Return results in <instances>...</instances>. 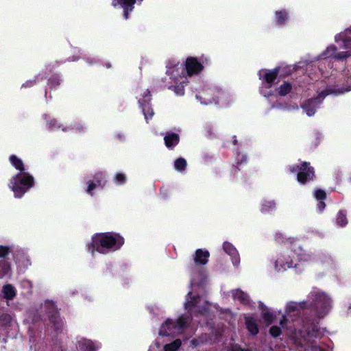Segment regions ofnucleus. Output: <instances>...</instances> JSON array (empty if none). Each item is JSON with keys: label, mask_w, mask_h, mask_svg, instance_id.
Instances as JSON below:
<instances>
[{"label": "nucleus", "mask_w": 351, "mask_h": 351, "mask_svg": "<svg viewBox=\"0 0 351 351\" xmlns=\"http://www.w3.org/2000/svg\"><path fill=\"white\" fill-rule=\"evenodd\" d=\"M191 324L190 316L182 315L177 320L167 319L159 330V337L155 343L149 347L148 351H177L181 346L179 339L172 342H166L162 339L167 336H174L183 332Z\"/></svg>", "instance_id": "f257e3e1"}, {"label": "nucleus", "mask_w": 351, "mask_h": 351, "mask_svg": "<svg viewBox=\"0 0 351 351\" xmlns=\"http://www.w3.org/2000/svg\"><path fill=\"white\" fill-rule=\"evenodd\" d=\"M191 274V291L187 294L184 307L191 314H204L210 309L211 304L205 298L200 297L197 290L200 289L201 284L206 278L205 271L202 269L193 270Z\"/></svg>", "instance_id": "f03ea898"}, {"label": "nucleus", "mask_w": 351, "mask_h": 351, "mask_svg": "<svg viewBox=\"0 0 351 351\" xmlns=\"http://www.w3.org/2000/svg\"><path fill=\"white\" fill-rule=\"evenodd\" d=\"M351 90V66L346 67L341 73L339 84L335 88H329L322 91L318 97L307 100L302 105L303 110L308 117L315 114L324 97L328 94H341Z\"/></svg>", "instance_id": "7ed1b4c3"}, {"label": "nucleus", "mask_w": 351, "mask_h": 351, "mask_svg": "<svg viewBox=\"0 0 351 351\" xmlns=\"http://www.w3.org/2000/svg\"><path fill=\"white\" fill-rule=\"evenodd\" d=\"M123 243V238L117 234L98 233L93 236L91 241L87 244L86 248L92 256L95 255V252L106 254L119 250Z\"/></svg>", "instance_id": "20e7f679"}, {"label": "nucleus", "mask_w": 351, "mask_h": 351, "mask_svg": "<svg viewBox=\"0 0 351 351\" xmlns=\"http://www.w3.org/2000/svg\"><path fill=\"white\" fill-rule=\"evenodd\" d=\"M10 162L19 173L14 176L10 182L9 187L14 193V197L21 198L34 185V178L25 171L21 159L15 155L10 156Z\"/></svg>", "instance_id": "39448f33"}, {"label": "nucleus", "mask_w": 351, "mask_h": 351, "mask_svg": "<svg viewBox=\"0 0 351 351\" xmlns=\"http://www.w3.org/2000/svg\"><path fill=\"white\" fill-rule=\"evenodd\" d=\"M306 302L307 307L319 319L325 317L332 308V298L327 293L317 289H313L308 293Z\"/></svg>", "instance_id": "423d86ee"}, {"label": "nucleus", "mask_w": 351, "mask_h": 351, "mask_svg": "<svg viewBox=\"0 0 351 351\" xmlns=\"http://www.w3.org/2000/svg\"><path fill=\"white\" fill-rule=\"evenodd\" d=\"M348 32H351V26L345 29V31L337 34L335 37V41L336 43L341 42L340 48L345 51L337 52V47L331 45L319 55L317 59L326 60L333 58L335 60H343L351 56V38L348 36Z\"/></svg>", "instance_id": "0eeeda50"}, {"label": "nucleus", "mask_w": 351, "mask_h": 351, "mask_svg": "<svg viewBox=\"0 0 351 351\" xmlns=\"http://www.w3.org/2000/svg\"><path fill=\"white\" fill-rule=\"evenodd\" d=\"M298 335L295 334L294 338L302 339L299 343L302 346H306L304 351H324L323 349L317 346L314 341V339L319 338L323 335V331L314 323L305 326L304 331H299Z\"/></svg>", "instance_id": "6e6552de"}, {"label": "nucleus", "mask_w": 351, "mask_h": 351, "mask_svg": "<svg viewBox=\"0 0 351 351\" xmlns=\"http://www.w3.org/2000/svg\"><path fill=\"white\" fill-rule=\"evenodd\" d=\"M292 247L298 264L299 263L304 264L313 261L319 262L321 263H329L331 261L330 257L324 254L314 256L311 253L304 251L298 243H293Z\"/></svg>", "instance_id": "1a4fd4ad"}, {"label": "nucleus", "mask_w": 351, "mask_h": 351, "mask_svg": "<svg viewBox=\"0 0 351 351\" xmlns=\"http://www.w3.org/2000/svg\"><path fill=\"white\" fill-rule=\"evenodd\" d=\"M279 68L273 70L261 69L258 72L259 79L262 80V86L260 88V93L265 97L273 95L274 91L271 86L277 78Z\"/></svg>", "instance_id": "9d476101"}, {"label": "nucleus", "mask_w": 351, "mask_h": 351, "mask_svg": "<svg viewBox=\"0 0 351 351\" xmlns=\"http://www.w3.org/2000/svg\"><path fill=\"white\" fill-rule=\"evenodd\" d=\"M298 265V263L293 253L292 246L290 250L280 254L274 263V269L277 271H284L287 269L295 267Z\"/></svg>", "instance_id": "9b49d317"}, {"label": "nucleus", "mask_w": 351, "mask_h": 351, "mask_svg": "<svg viewBox=\"0 0 351 351\" xmlns=\"http://www.w3.org/2000/svg\"><path fill=\"white\" fill-rule=\"evenodd\" d=\"M207 61V58L204 56L200 58V61L196 58L189 57L185 61L186 71H184L182 64H179L178 63L177 64H178L180 67L179 71L181 70L180 74L182 75L183 77H186L198 74L203 69V64Z\"/></svg>", "instance_id": "f8f14e48"}, {"label": "nucleus", "mask_w": 351, "mask_h": 351, "mask_svg": "<svg viewBox=\"0 0 351 351\" xmlns=\"http://www.w3.org/2000/svg\"><path fill=\"white\" fill-rule=\"evenodd\" d=\"M167 68V74L176 84V85L173 86L174 93L178 96L183 95L184 93V86L183 84L185 83V81L182 80V79L186 78V77H183V75L180 74V72H179L180 67L178 64H171V63H169Z\"/></svg>", "instance_id": "ddd939ff"}, {"label": "nucleus", "mask_w": 351, "mask_h": 351, "mask_svg": "<svg viewBox=\"0 0 351 351\" xmlns=\"http://www.w3.org/2000/svg\"><path fill=\"white\" fill-rule=\"evenodd\" d=\"M290 171L297 174V180L300 184H304L314 178L313 168L306 162L301 163L300 165H295L290 167Z\"/></svg>", "instance_id": "4468645a"}, {"label": "nucleus", "mask_w": 351, "mask_h": 351, "mask_svg": "<svg viewBox=\"0 0 351 351\" xmlns=\"http://www.w3.org/2000/svg\"><path fill=\"white\" fill-rule=\"evenodd\" d=\"M141 95L142 97L138 98V103L142 108L145 119L146 121L148 122V119H152L154 114L153 109L149 104L151 99V95L148 89H145Z\"/></svg>", "instance_id": "2eb2a0df"}, {"label": "nucleus", "mask_w": 351, "mask_h": 351, "mask_svg": "<svg viewBox=\"0 0 351 351\" xmlns=\"http://www.w3.org/2000/svg\"><path fill=\"white\" fill-rule=\"evenodd\" d=\"M217 88H204L196 95V98L204 104H215Z\"/></svg>", "instance_id": "dca6fc26"}, {"label": "nucleus", "mask_w": 351, "mask_h": 351, "mask_svg": "<svg viewBox=\"0 0 351 351\" xmlns=\"http://www.w3.org/2000/svg\"><path fill=\"white\" fill-rule=\"evenodd\" d=\"M42 308H45V311L48 315V317L51 322L54 324V326L57 329H59L62 324L58 317V312L56 306L52 301L47 300Z\"/></svg>", "instance_id": "f3484780"}, {"label": "nucleus", "mask_w": 351, "mask_h": 351, "mask_svg": "<svg viewBox=\"0 0 351 351\" xmlns=\"http://www.w3.org/2000/svg\"><path fill=\"white\" fill-rule=\"evenodd\" d=\"M307 308L306 300L301 302H289L286 304L285 313L287 316L296 315L300 310Z\"/></svg>", "instance_id": "a211bd4d"}, {"label": "nucleus", "mask_w": 351, "mask_h": 351, "mask_svg": "<svg viewBox=\"0 0 351 351\" xmlns=\"http://www.w3.org/2000/svg\"><path fill=\"white\" fill-rule=\"evenodd\" d=\"M76 347L80 351H96L100 347V344L81 337L77 340Z\"/></svg>", "instance_id": "6ab92c4d"}, {"label": "nucleus", "mask_w": 351, "mask_h": 351, "mask_svg": "<svg viewBox=\"0 0 351 351\" xmlns=\"http://www.w3.org/2000/svg\"><path fill=\"white\" fill-rule=\"evenodd\" d=\"M223 250L230 256L232 264L235 267L239 266L240 263V256L236 247L232 243L226 241L223 244Z\"/></svg>", "instance_id": "aec40b11"}, {"label": "nucleus", "mask_w": 351, "mask_h": 351, "mask_svg": "<svg viewBox=\"0 0 351 351\" xmlns=\"http://www.w3.org/2000/svg\"><path fill=\"white\" fill-rule=\"evenodd\" d=\"M14 258L15 263L20 271H25L31 265L28 255L23 251L17 252Z\"/></svg>", "instance_id": "412c9836"}, {"label": "nucleus", "mask_w": 351, "mask_h": 351, "mask_svg": "<svg viewBox=\"0 0 351 351\" xmlns=\"http://www.w3.org/2000/svg\"><path fill=\"white\" fill-rule=\"evenodd\" d=\"M136 0H113L112 5L116 7L117 5H121L123 8V16L125 19H128L129 13L133 10L134 4Z\"/></svg>", "instance_id": "4be33fe9"}, {"label": "nucleus", "mask_w": 351, "mask_h": 351, "mask_svg": "<svg viewBox=\"0 0 351 351\" xmlns=\"http://www.w3.org/2000/svg\"><path fill=\"white\" fill-rule=\"evenodd\" d=\"M231 295L234 300H238L244 305L252 306L249 295L239 289L231 291Z\"/></svg>", "instance_id": "5701e85b"}, {"label": "nucleus", "mask_w": 351, "mask_h": 351, "mask_svg": "<svg viewBox=\"0 0 351 351\" xmlns=\"http://www.w3.org/2000/svg\"><path fill=\"white\" fill-rule=\"evenodd\" d=\"M217 94L216 95L215 104H218L222 107L228 106L230 101L232 100L230 93L226 91L221 90L219 88L217 89Z\"/></svg>", "instance_id": "b1692460"}, {"label": "nucleus", "mask_w": 351, "mask_h": 351, "mask_svg": "<svg viewBox=\"0 0 351 351\" xmlns=\"http://www.w3.org/2000/svg\"><path fill=\"white\" fill-rule=\"evenodd\" d=\"M209 256L210 254L208 251L203 249L197 250L193 256L195 264L197 265H206L208 263Z\"/></svg>", "instance_id": "393cba45"}, {"label": "nucleus", "mask_w": 351, "mask_h": 351, "mask_svg": "<svg viewBox=\"0 0 351 351\" xmlns=\"http://www.w3.org/2000/svg\"><path fill=\"white\" fill-rule=\"evenodd\" d=\"M15 325L13 317L8 313L0 315V330L7 331Z\"/></svg>", "instance_id": "a878e982"}, {"label": "nucleus", "mask_w": 351, "mask_h": 351, "mask_svg": "<svg viewBox=\"0 0 351 351\" xmlns=\"http://www.w3.org/2000/svg\"><path fill=\"white\" fill-rule=\"evenodd\" d=\"M259 307L261 309V316L267 324H271L276 317L275 312L269 310L263 303L259 302Z\"/></svg>", "instance_id": "bb28decb"}, {"label": "nucleus", "mask_w": 351, "mask_h": 351, "mask_svg": "<svg viewBox=\"0 0 351 351\" xmlns=\"http://www.w3.org/2000/svg\"><path fill=\"white\" fill-rule=\"evenodd\" d=\"M1 292L3 298L7 300H12L16 295V290L11 284L5 285L2 287Z\"/></svg>", "instance_id": "cd10ccee"}, {"label": "nucleus", "mask_w": 351, "mask_h": 351, "mask_svg": "<svg viewBox=\"0 0 351 351\" xmlns=\"http://www.w3.org/2000/svg\"><path fill=\"white\" fill-rule=\"evenodd\" d=\"M245 326L250 334L255 335L258 332L257 320L252 316L245 317Z\"/></svg>", "instance_id": "c85d7f7f"}, {"label": "nucleus", "mask_w": 351, "mask_h": 351, "mask_svg": "<svg viewBox=\"0 0 351 351\" xmlns=\"http://www.w3.org/2000/svg\"><path fill=\"white\" fill-rule=\"evenodd\" d=\"M276 208V204L274 200L263 199L261 204L260 210L263 214H269Z\"/></svg>", "instance_id": "c756f323"}, {"label": "nucleus", "mask_w": 351, "mask_h": 351, "mask_svg": "<svg viewBox=\"0 0 351 351\" xmlns=\"http://www.w3.org/2000/svg\"><path fill=\"white\" fill-rule=\"evenodd\" d=\"M103 176L102 173H99L95 176V182L93 181H88V188H87V193L90 195H93L92 191L93 189H96L97 186L103 187L104 184V181L102 180H99Z\"/></svg>", "instance_id": "7c9ffc66"}, {"label": "nucleus", "mask_w": 351, "mask_h": 351, "mask_svg": "<svg viewBox=\"0 0 351 351\" xmlns=\"http://www.w3.org/2000/svg\"><path fill=\"white\" fill-rule=\"evenodd\" d=\"M12 269L10 264L5 260L0 261V279L5 277L10 278Z\"/></svg>", "instance_id": "2f4dec72"}, {"label": "nucleus", "mask_w": 351, "mask_h": 351, "mask_svg": "<svg viewBox=\"0 0 351 351\" xmlns=\"http://www.w3.org/2000/svg\"><path fill=\"white\" fill-rule=\"evenodd\" d=\"M165 143L168 148H173L179 142V136L175 133H167L165 138Z\"/></svg>", "instance_id": "473e14b6"}, {"label": "nucleus", "mask_w": 351, "mask_h": 351, "mask_svg": "<svg viewBox=\"0 0 351 351\" xmlns=\"http://www.w3.org/2000/svg\"><path fill=\"white\" fill-rule=\"evenodd\" d=\"M289 19L288 12L285 10L278 11L276 12V21L277 24L282 25Z\"/></svg>", "instance_id": "72a5a7b5"}, {"label": "nucleus", "mask_w": 351, "mask_h": 351, "mask_svg": "<svg viewBox=\"0 0 351 351\" xmlns=\"http://www.w3.org/2000/svg\"><path fill=\"white\" fill-rule=\"evenodd\" d=\"M336 223L339 227H344L348 223L346 213L344 210H340L336 217Z\"/></svg>", "instance_id": "f704fd0d"}, {"label": "nucleus", "mask_w": 351, "mask_h": 351, "mask_svg": "<svg viewBox=\"0 0 351 351\" xmlns=\"http://www.w3.org/2000/svg\"><path fill=\"white\" fill-rule=\"evenodd\" d=\"M45 119H49V120L47 121V126L48 127L49 130H56L60 128V125L58 123L57 120L55 119H52L49 117L47 114L43 115Z\"/></svg>", "instance_id": "c9c22d12"}, {"label": "nucleus", "mask_w": 351, "mask_h": 351, "mask_svg": "<svg viewBox=\"0 0 351 351\" xmlns=\"http://www.w3.org/2000/svg\"><path fill=\"white\" fill-rule=\"evenodd\" d=\"M292 88V86L289 82H284L278 88V93L280 96H285L288 94Z\"/></svg>", "instance_id": "e433bc0d"}, {"label": "nucleus", "mask_w": 351, "mask_h": 351, "mask_svg": "<svg viewBox=\"0 0 351 351\" xmlns=\"http://www.w3.org/2000/svg\"><path fill=\"white\" fill-rule=\"evenodd\" d=\"M186 167V161L183 158H179L174 162V168L178 171H182L185 169Z\"/></svg>", "instance_id": "4c0bfd02"}, {"label": "nucleus", "mask_w": 351, "mask_h": 351, "mask_svg": "<svg viewBox=\"0 0 351 351\" xmlns=\"http://www.w3.org/2000/svg\"><path fill=\"white\" fill-rule=\"evenodd\" d=\"M314 197L317 200H324L326 195L325 191L321 189H317L314 191Z\"/></svg>", "instance_id": "58836bf2"}, {"label": "nucleus", "mask_w": 351, "mask_h": 351, "mask_svg": "<svg viewBox=\"0 0 351 351\" xmlns=\"http://www.w3.org/2000/svg\"><path fill=\"white\" fill-rule=\"evenodd\" d=\"M281 332V328L277 326H273L269 329V333L274 337H278Z\"/></svg>", "instance_id": "ea45409f"}, {"label": "nucleus", "mask_w": 351, "mask_h": 351, "mask_svg": "<svg viewBox=\"0 0 351 351\" xmlns=\"http://www.w3.org/2000/svg\"><path fill=\"white\" fill-rule=\"evenodd\" d=\"M114 181L117 184H122L126 181V177L123 173H117L114 177Z\"/></svg>", "instance_id": "a19ab883"}, {"label": "nucleus", "mask_w": 351, "mask_h": 351, "mask_svg": "<svg viewBox=\"0 0 351 351\" xmlns=\"http://www.w3.org/2000/svg\"><path fill=\"white\" fill-rule=\"evenodd\" d=\"M60 80L59 76H53L49 80V86H50L51 88H55L60 84Z\"/></svg>", "instance_id": "79ce46f5"}, {"label": "nucleus", "mask_w": 351, "mask_h": 351, "mask_svg": "<svg viewBox=\"0 0 351 351\" xmlns=\"http://www.w3.org/2000/svg\"><path fill=\"white\" fill-rule=\"evenodd\" d=\"M10 252V248L8 246L0 245V258L5 257Z\"/></svg>", "instance_id": "37998d69"}, {"label": "nucleus", "mask_w": 351, "mask_h": 351, "mask_svg": "<svg viewBox=\"0 0 351 351\" xmlns=\"http://www.w3.org/2000/svg\"><path fill=\"white\" fill-rule=\"evenodd\" d=\"M325 206H326V204L325 203L323 202V200H319V202L317 204V209L322 212L324 210V209L325 208Z\"/></svg>", "instance_id": "c03bdc74"}, {"label": "nucleus", "mask_w": 351, "mask_h": 351, "mask_svg": "<svg viewBox=\"0 0 351 351\" xmlns=\"http://www.w3.org/2000/svg\"><path fill=\"white\" fill-rule=\"evenodd\" d=\"M287 322V319L286 316L282 315V317L280 321V325L281 326L282 328H285Z\"/></svg>", "instance_id": "a18cd8bd"}, {"label": "nucleus", "mask_w": 351, "mask_h": 351, "mask_svg": "<svg viewBox=\"0 0 351 351\" xmlns=\"http://www.w3.org/2000/svg\"><path fill=\"white\" fill-rule=\"evenodd\" d=\"M34 84H35L34 80H28L22 85V87H25V88L31 87V86H34Z\"/></svg>", "instance_id": "49530a36"}, {"label": "nucleus", "mask_w": 351, "mask_h": 351, "mask_svg": "<svg viewBox=\"0 0 351 351\" xmlns=\"http://www.w3.org/2000/svg\"><path fill=\"white\" fill-rule=\"evenodd\" d=\"M239 156H240V154H238V156L237 157V160L238 161V163L242 164L243 162H245L246 161V156L245 155H242L241 156L242 161L239 162Z\"/></svg>", "instance_id": "de8ad7c7"}, {"label": "nucleus", "mask_w": 351, "mask_h": 351, "mask_svg": "<svg viewBox=\"0 0 351 351\" xmlns=\"http://www.w3.org/2000/svg\"><path fill=\"white\" fill-rule=\"evenodd\" d=\"M84 128H85V127L81 125L80 127H76L75 130L79 131V132H81V131L84 130Z\"/></svg>", "instance_id": "09e8293b"}, {"label": "nucleus", "mask_w": 351, "mask_h": 351, "mask_svg": "<svg viewBox=\"0 0 351 351\" xmlns=\"http://www.w3.org/2000/svg\"><path fill=\"white\" fill-rule=\"evenodd\" d=\"M94 58H88V60H87V62L89 63L90 64H92L95 62H96L95 61H93Z\"/></svg>", "instance_id": "8fccbe9b"}, {"label": "nucleus", "mask_w": 351, "mask_h": 351, "mask_svg": "<svg viewBox=\"0 0 351 351\" xmlns=\"http://www.w3.org/2000/svg\"><path fill=\"white\" fill-rule=\"evenodd\" d=\"M160 195L162 196V197L166 198L167 197V195L165 193L164 190H161Z\"/></svg>", "instance_id": "3c124183"}, {"label": "nucleus", "mask_w": 351, "mask_h": 351, "mask_svg": "<svg viewBox=\"0 0 351 351\" xmlns=\"http://www.w3.org/2000/svg\"><path fill=\"white\" fill-rule=\"evenodd\" d=\"M287 109H288V110H291V109H292V110H297V109H298V106H297V105H293V106H292L291 107L288 108Z\"/></svg>", "instance_id": "603ef678"}, {"label": "nucleus", "mask_w": 351, "mask_h": 351, "mask_svg": "<svg viewBox=\"0 0 351 351\" xmlns=\"http://www.w3.org/2000/svg\"><path fill=\"white\" fill-rule=\"evenodd\" d=\"M69 128L68 127H63L62 128V130L64 131V132H67L69 131Z\"/></svg>", "instance_id": "864d4df0"}, {"label": "nucleus", "mask_w": 351, "mask_h": 351, "mask_svg": "<svg viewBox=\"0 0 351 351\" xmlns=\"http://www.w3.org/2000/svg\"><path fill=\"white\" fill-rule=\"evenodd\" d=\"M348 313V315H351V306L349 307Z\"/></svg>", "instance_id": "5fc2aeb1"}, {"label": "nucleus", "mask_w": 351, "mask_h": 351, "mask_svg": "<svg viewBox=\"0 0 351 351\" xmlns=\"http://www.w3.org/2000/svg\"><path fill=\"white\" fill-rule=\"evenodd\" d=\"M118 137L120 140H123L125 138L123 135L122 136H121L120 135H118Z\"/></svg>", "instance_id": "6e6d98bb"}, {"label": "nucleus", "mask_w": 351, "mask_h": 351, "mask_svg": "<svg viewBox=\"0 0 351 351\" xmlns=\"http://www.w3.org/2000/svg\"><path fill=\"white\" fill-rule=\"evenodd\" d=\"M233 138H234V144H236V143H237V139H236V137H235V136H234Z\"/></svg>", "instance_id": "4d7b16f0"}, {"label": "nucleus", "mask_w": 351, "mask_h": 351, "mask_svg": "<svg viewBox=\"0 0 351 351\" xmlns=\"http://www.w3.org/2000/svg\"><path fill=\"white\" fill-rule=\"evenodd\" d=\"M77 60V58H73V59H72L71 60H72V61H75V60Z\"/></svg>", "instance_id": "13d9d810"}, {"label": "nucleus", "mask_w": 351, "mask_h": 351, "mask_svg": "<svg viewBox=\"0 0 351 351\" xmlns=\"http://www.w3.org/2000/svg\"><path fill=\"white\" fill-rule=\"evenodd\" d=\"M351 34V32H348V36L349 37V35Z\"/></svg>", "instance_id": "bf43d9fd"}, {"label": "nucleus", "mask_w": 351, "mask_h": 351, "mask_svg": "<svg viewBox=\"0 0 351 351\" xmlns=\"http://www.w3.org/2000/svg\"><path fill=\"white\" fill-rule=\"evenodd\" d=\"M138 1H139L140 2H142V1H143V0H138Z\"/></svg>", "instance_id": "052dcab7"}]
</instances>
